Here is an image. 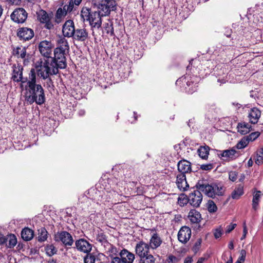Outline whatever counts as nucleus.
<instances>
[{
	"label": "nucleus",
	"mask_w": 263,
	"mask_h": 263,
	"mask_svg": "<svg viewBox=\"0 0 263 263\" xmlns=\"http://www.w3.org/2000/svg\"><path fill=\"white\" fill-rule=\"evenodd\" d=\"M23 93L25 103L31 105L34 102L42 105L45 102L44 90L41 84H36V76L34 69H31L28 74V79H25L20 84Z\"/></svg>",
	"instance_id": "nucleus-1"
},
{
	"label": "nucleus",
	"mask_w": 263,
	"mask_h": 263,
	"mask_svg": "<svg viewBox=\"0 0 263 263\" xmlns=\"http://www.w3.org/2000/svg\"><path fill=\"white\" fill-rule=\"evenodd\" d=\"M35 73L43 79H47L50 75L56 74L58 73V68L53 64V60L51 58L40 60L35 64Z\"/></svg>",
	"instance_id": "nucleus-2"
},
{
	"label": "nucleus",
	"mask_w": 263,
	"mask_h": 263,
	"mask_svg": "<svg viewBox=\"0 0 263 263\" xmlns=\"http://www.w3.org/2000/svg\"><path fill=\"white\" fill-rule=\"evenodd\" d=\"M102 16H108L111 11L116 10L117 3L115 0H101L97 6Z\"/></svg>",
	"instance_id": "nucleus-3"
},
{
	"label": "nucleus",
	"mask_w": 263,
	"mask_h": 263,
	"mask_svg": "<svg viewBox=\"0 0 263 263\" xmlns=\"http://www.w3.org/2000/svg\"><path fill=\"white\" fill-rule=\"evenodd\" d=\"M67 52L63 51L54 50V57L51 59L53 60V64L58 69L65 68L67 65L65 55Z\"/></svg>",
	"instance_id": "nucleus-4"
},
{
	"label": "nucleus",
	"mask_w": 263,
	"mask_h": 263,
	"mask_svg": "<svg viewBox=\"0 0 263 263\" xmlns=\"http://www.w3.org/2000/svg\"><path fill=\"white\" fill-rule=\"evenodd\" d=\"M11 20L15 23L22 24L26 20L28 13L23 8H18L15 9L11 15Z\"/></svg>",
	"instance_id": "nucleus-5"
},
{
	"label": "nucleus",
	"mask_w": 263,
	"mask_h": 263,
	"mask_svg": "<svg viewBox=\"0 0 263 263\" xmlns=\"http://www.w3.org/2000/svg\"><path fill=\"white\" fill-rule=\"evenodd\" d=\"M202 198V195L200 190H194L190 193L187 201L193 206L197 208L200 206Z\"/></svg>",
	"instance_id": "nucleus-6"
},
{
	"label": "nucleus",
	"mask_w": 263,
	"mask_h": 263,
	"mask_svg": "<svg viewBox=\"0 0 263 263\" xmlns=\"http://www.w3.org/2000/svg\"><path fill=\"white\" fill-rule=\"evenodd\" d=\"M53 44L50 41L44 40L41 42L39 45V49L40 53L42 55L47 58V59L51 58Z\"/></svg>",
	"instance_id": "nucleus-7"
},
{
	"label": "nucleus",
	"mask_w": 263,
	"mask_h": 263,
	"mask_svg": "<svg viewBox=\"0 0 263 263\" xmlns=\"http://www.w3.org/2000/svg\"><path fill=\"white\" fill-rule=\"evenodd\" d=\"M191 235V229L189 227L183 226L178 233V239L182 243L185 244L190 239Z\"/></svg>",
	"instance_id": "nucleus-8"
},
{
	"label": "nucleus",
	"mask_w": 263,
	"mask_h": 263,
	"mask_svg": "<svg viewBox=\"0 0 263 263\" xmlns=\"http://www.w3.org/2000/svg\"><path fill=\"white\" fill-rule=\"evenodd\" d=\"M219 156L223 160L230 161L237 158L239 156V153L235 149V147H233L230 149L221 151Z\"/></svg>",
	"instance_id": "nucleus-9"
},
{
	"label": "nucleus",
	"mask_w": 263,
	"mask_h": 263,
	"mask_svg": "<svg viewBox=\"0 0 263 263\" xmlns=\"http://www.w3.org/2000/svg\"><path fill=\"white\" fill-rule=\"evenodd\" d=\"M196 186L198 190L203 192L208 197L213 198L214 193L212 192V184H209L206 180H199Z\"/></svg>",
	"instance_id": "nucleus-10"
},
{
	"label": "nucleus",
	"mask_w": 263,
	"mask_h": 263,
	"mask_svg": "<svg viewBox=\"0 0 263 263\" xmlns=\"http://www.w3.org/2000/svg\"><path fill=\"white\" fill-rule=\"evenodd\" d=\"M75 26L74 22L71 20L66 21L62 26L63 36L65 37H72L75 32Z\"/></svg>",
	"instance_id": "nucleus-11"
},
{
	"label": "nucleus",
	"mask_w": 263,
	"mask_h": 263,
	"mask_svg": "<svg viewBox=\"0 0 263 263\" xmlns=\"http://www.w3.org/2000/svg\"><path fill=\"white\" fill-rule=\"evenodd\" d=\"M55 240L61 241L65 246H71L73 243L71 235L67 232L62 231L55 235Z\"/></svg>",
	"instance_id": "nucleus-12"
},
{
	"label": "nucleus",
	"mask_w": 263,
	"mask_h": 263,
	"mask_svg": "<svg viewBox=\"0 0 263 263\" xmlns=\"http://www.w3.org/2000/svg\"><path fill=\"white\" fill-rule=\"evenodd\" d=\"M33 30L29 28L22 27L17 30V35L22 41H28L34 36Z\"/></svg>",
	"instance_id": "nucleus-13"
},
{
	"label": "nucleus",
	"mask_w": 263,
	"mask_h": 263,
	"mask_svg": "<svg viewBox=\"0 0 263 263\" xmlns=\"http://www.w3.org/2000/svg\"><path fill=\"white\" fill-rule=\"evenodd\" d=\"M102 13L99 11L92 12L90 18L88 21L91 28L99 29L102 25Z\"/></svg>",
	"instance_id": "nucleus-14"
},
{
	"label": "nucleus",
	"mask_w": 263,
	"mask_h": 263,
	"mask_svg": "<svg viewBox=\"0 0 263 263\" xmlns=\"http://www.w3.org/2000/svg\"><path fill=\"white\" fill-rule=\"evenodd\" d=\"M149 248L147 243L142 241H140L135 247L136 253L141 258H144V257L148 254Z\"/></svg>",
	"instance_id": "nucleus-15"
},
{
	"label": "nucleus",
	"mask_w": 263,
	"mask_h": 263,
	"mask_svg": "<svg viewBox=\"0 0 263 263\" xmlns=\"http://www.w3.org/2000/svg\"><path fill=\"white\" fill-rule=\"evenodd\" d=\"M56 48L54 49H57L58 51H63L65 52H68L69 50V47L67 40L65 37L62 35H59L57 38L56 40Z\"/></svg>",
	"instance_id": "nucleus-16"
},
{
	"label": "nucleus",
	"mask_w": 263,
	"mask_h": 263,
	"mask_svg": "<svg viewBox=\"0 0 263 263\" xmlns=\"http://www.w3.org/2000/svg\"><path fill=\"white\" fill-rule=\"evenodd\" d=\"M76 247L78 250L88 253L91 250V245L84 239H80L76 241Z\"/></svg>",
	"instance_id": "nucleus-17"
},
{
	"label": "nucleus",
	"mask_w": 263,
	"mask_h": 263,
	"mask_svg": "<svg viewBox=\"0 0 263 263\" xmlns=\"http://www.w3.org/2000/svg\"><path fill=\"white\" fill-rule=\"evenodd\" d=\"M23 68L21 65H17L13 66V71L12 78L15 82H21V83L25 79H28V78H23Z\"/></svg>",
	"instance_id": "nucleus-18"
},
{
	"label": "nucleus",
	"mask_w": 263,
	"mask_h": 263,
	"mask_svg": "<svg viewBox=\"0 0 263 263\" xmlns=\"http://www.w3.org/2000/svg\"><path fill=\"white\" fill-rule=\"evenodd\" d=\"M73 39L81 42H84L88 38V32L85 28H80L75 30Z\"/></svg>",
	"instance_id": "nucleus-19"
},
{
	"label": "nucleus",
	"mask_w": 263,
	"mask_h": 263,
	"mask_svg": "<svg viewBox=\"0 0 263 263\" xmlns=\"http://www.w3.org/2000/svg\"><path fill=\"white\" fill-rule=\"evenodd\" d=\"M176 178V184L178 188L180 191H186L189 187V185L187 183L185 175L180 174L177 175Z\"/></svg>",
	"instance_id": "nucleus-20"
},
{
	"label": "nucleus",
	"mask_w": 263,
	"mask_h": 263,
	"mask_svg": "<svg viewBox=\"0 0 263 263\" xmlns=\"http://www.w3.org/2000/svg\"><path fill=\"white\" fill-rule=\"evenodd\" d=\"M178 170L181 173L185 175L186 173L191 172V163L186 160H182L178 163Z\"/></svg>",
	"instance_id": "nucleus-21"
},
{
	"label": "nucleus",
	"mask_w": 263,
	"mask_h": 263,
	"mask_svg": "<svg viewBox=\"0 0 263 263\" xmlns=\"http://www.w3.org/2000/svg\"><path fill=\"white\" fill-rule=\"evenodd\" d=\"M187 217L190 222L192 223H198L202 219L200 212L195 209L190 210Z\"/></svg>",
	"instance_id": "nucleus-22"
},
{
	"label": "nucleus",
	"mask_w": 263,
	"mask_h": 263,
	"mask_svg": "<svg viewBox=\"0 0 263 263\" xmlns=\"http://www.w3.org/2000/svg\"><path fill=\"white\" fill-rule=\"evenodd\" d=\"M121 259L125 263H133L135 259V255L126 249H123L120 252Z\"/></svg>",
	"instance_id": "nucleus-23"
},
{
	"label": "nucleus",
	"mask_w": 263,
	"mask_h": 263,
	"mask_svg": "<svg viewBox=\"0 0 263 263\" xmlns=\"http://www.w3.org/2000/svg\"><path fill=\"white\" fill-rule=\"evenodd\" d=\"M260 111L257 108H252L248 116L250 123L254 124L257 123L260 117Z\"/></svg>",
	"instance_id": "nucleus-24"
},
{
	"label": "nucleus",
	"mask_w": 263,
	"mask_h": 263,
	"mask_svg": "<svg viewBox=\"0 0 263 263\" xmlns=\"http://www.w3.org/2000/svg\"><path fill=\"white\" fill-rule=\"evenodd\" d=\"M162 241L160 238L155 233L152 236L149 241V247L153 249H155L160 246Z\"/></svg>",
	"instance_id": "nucleus-25"
},
{
	"label": "nucleus",
	"mask_w": 263,
	"mask_h": 263,
	"mask_svg": "<svg viewBox=\"0 0 263 263\" xmlns=\"http://www.w3.org/2000/svg\"><path fill=\"white\" fill-rule=\"evenodd\" d=\"M33 231L28 228L23 229L21 232L22 238L25 241H29L32 239L33 237Z\"/></svg>",
	"instance_id": "nucleus-26"
},
{
	"label": "nucleus",
	"mask_w": 263,
	"mask_h": 263,
	"mask_svg": "<svg viewBox=\"0 0 263 263\" xmlns=\"http://www.w3.org/2000/svg\"><path fill=\"white\" fill-rule=\"evenodd\" d=\"M92 14L91 9L86 7H83L81 11V17L83 22L88 21Z\"/></svg>",
	"instance_id": "nucleus-27"
},
{
	"label": "nucleus",
	"mask_w": 263,
	"mask_h": 263,
	"mask_svg": "<svg viewBox=\"0 0 263 263\" xmlns=\"http://www.w3.org/2000/svg\"><path fill=\"white\" fill-rule=\"evenodd\" d=\"M7 242L6 246L9 248H13L17 243V239L14 234H10L6 236Z\"/></svg>",
	"instance_id": "nucleus-28"
},
{
	"label": "nucleus",
	"mask_w": 263,
	"mask_h": 263,
	"mask_svg": "<svg viewBox=\"0 0 263 263\" xmlns=\"http://www.w3.org/2000/svg\"><path fill=\"white\" fill-rule=\"evenodd\" d=\"M252 199V208L256 210L258 206L259 202L261 198V192L256 191L253 193Z\"/></svg>",
	"instance_id": "nucleus-29"
},
{
	"label": "nucleus",
	"mask_w": 263,
	"mask_h": 263,
	"mask_svg": "<svg viewBox=\"0 0 263 263\" xmlns=\"http://www.w3.org/2000/svg\"><path fill=\"white\" fill-rule=\"evenodd\" d=\"M13 53L14 55L16 56L18 58L24 59L26 56V50L25 47H17L14 49Z\"/></svg>",
	"instance_id": "nucleus-30"
},
{
	"label": "nucleus",
	"mask_w": 263,
	"mask_h": 263,
	"mask_svg": "<svg viewBox=\"0 0 263 263\" xmlns=\"http://www.w3.org/2000/svg\"><path fill=\"white\" fill-rule=\"evenodd\" d=\"M212 187L213 188L212 192L214 193L213 198L215 197L216 196H221L223 195L224 193V189L221 185H219L216 184H212Z\"/></svg>",
	"instance_id": "nucleus-31"
},
{
	"label": "nucleus",
	"mask_w": 263,
	"mask_h": 263,
	"mask_svg": "<svg viewBox=\"0 0 263 263\" xmlns=\"http://www.w3.org/2000/svg\"><path fill=\"white\" fill-rule=\"evenodd\" d=\"M243 187L241 185H239L236 187L231 194V197L234 199H238L243 194Z\"/></svg>",
	"instance_id": "nucleus-32"
},
{
	"label": "nucleus",
	"mask_w": 263,
	"mask_h": 263,
	"mask_svg": "<svg viewBox=\"0 0 263 263\" xmlns=\"http://www.w3.org/2000/svg\"><path fill=\"white\" fill-rule=\"evenodd\" d=\"M38 20L40 22L44 23L49 21V17L47 12L43 10L37 13Z\"/></svg>",
	"instance_id": "nucleus-33"
},
{
	"label": "nucleus",
	"mask_w": 263,
	"mask_h": 263,
	"mask_svg": "<svg viewBox=\"0 0 263 263\" xmlns=\"http://www.w3.org/2000/svg\"><path fill=\"white\" fill-rule=\"evenodd\" d=\"M253 160L258 165H260L263 163V147L257 151L256 155L254 157Z\"/></svg>",
	"instance_id": "nucleus-34"
},
{
	"label": "nucleus",
	"mask_w": 263,
	"mask_h": 263,
	"mask_svg": "<svg viewBox=\"0 0 263 263\" xmlns=\"http://www.w3.org/2000/svg\"><path fill=\"white\" fill-rule=\"evenodd\" d=\"M45 251L49 256H51L56 254L58 250L52 244H48L45 247Z\"/></svg>",
	"instance_id": "nucleus-35"
},
{
	"label": "nucleus",
	"mask_w": 263,
	"mask_h": 263,
	"mask_svg": "<svg viewBox=\"0 0 263 263\" xmlns=\"http://www.w3.org/2000/svg\"><path fill=\"white\" fill-rule=\"evenodd\" d=\"M38 241H45L48 238V232L44 228H41L39 230Z\"/></svg>",
	"instance_id": "nucleus-36"
},
{
	"label": "nucleus",
	"mask_w": 263,
	"mask_h": 263,
	"mask_svg": "<svg viewBox=\"0 0 263 263\" xmlns=\"http://www.w3.org/2000/svg\"><path fill=\"white\" fill-rule=\"evenodd\" d=\"M67 12L63 8H59L56 12L55 20L58 23L61 22L62 20L66 15Z\"/></svg>",
	"instance_id": "nucleus-37"
},
{
	"label": "nucleus",
	"mask_w": 263,
	"mask_h": 263,
	"mask_svg": "<svg viewBox=\"0 0 263 263\" xmlns=\"http://www.w3.org/2000/svg\"><path fill=\"white\" fill-rule=\"evenodd\" d=\"M209 148L208 146H200L198 149L199 156L203 159L208 158Z\"/></svg>",
	"instance_id": "nucleus-38"
},
{
	"label": "nucleus",
	"mask_w": 263,
	"mask_h": 263,
	"mask_svg": "<svg viewBox=\"0 0 263 263\" xmlns=\"http://www.w3.org/2000/svg\"><path fill=\"white\" fill-rule=\"evenodd\" d=\"M63 8L67 13L71 12L74 9L73 0H68L67 2H65Z\"/></svg>",
	"instance_id": "nucleus-39"
},
{
	"label": "nucleus",
	"mask_w": 263,
	"mask_h": 263,
	"mask_svg": "<svg viewBox=\"0 0 263 263\" xmlns=\"http://www.w3.org/2000/svg\"><path fill=\"white\" fill-rule=\"evenodd\" d=\"M247 146V137H243L236 145L235 149H242Z\"/></svg>",
	"instance_id": "nucleus-40"
},
{
	"label": "nucleus",
	"mask_w": 263,
	"mask_h": 263,
	"mask_svg": "<svg viewBox=\"0 0 263 263\" xmlns=\"http://www.w3.org/2000/svg\"><path fill=\"white\" fill-rule=\"evenodd\" d=\"M104 30L107 34H109L111 36H115L114 30L111 23H106Z\"/></svg>",
	"instance_id": "nucleus-41"
},
{
	"label": "nucleus",
	"mask_w": 263,
	"mask_h": 263,
	"mask_svg": "<svg viewBox=\"0 0 263 263\" xmlns=\"http://www.w3.org/2000/svg\"><path fill=\"white\" fill-rule=\"evenodd\" d=\"M207 209L210 213H215L217 210L216 204L212 200H209L207 203Z\"/></svg>",
	"instance_id": "nucleus-42"
},
{
	"label": "nucleus",
	"mask_w": 263,
	"mask_h": 263,
	"mask_svg": "<svg viewBox=\"0 0 263 263\" xmlns=\"http://www.w3.org/2000/svg\"><path fill=\"white\" fill-rule=\"evenodd\" d=\"M155 258L151 254H148L144 258H141L140 263H155Z\"/></svg>",
	"instance_id": "nucleus-43"
},
{
	"label": "nucleus",
	"mask_w": 263,
	"mask_h": 263,
	"mask_svg": "<svg viewBox=\"0 0 263 263\" xmlns=\"http://www.w3.org/2000/svg\"><path fill=\"white\" fill-rule=\"evenodd\" d=\"M238 132L241 135L247 134V124L245 123H239L237 125Z\"/></svg>",
	"instance_id": "nucleus-44"
},
{
	"label": "nucleus",
	"mask_w": 263,
	"mask_h": 263,
	"mask_svg": "<svg viewBox=\"0 0 263 263\" xmlns=\"http://www.w3.org/2000/svg\"><path fill=\"white\" fill-rule=\"evenodd\" d=\"M260 135L259 132H252L248 135V143L249 141H254Z\"/></svg>",
	"instance_id": "nucleus-45"
},
{
	"label": "nucleus",
	"mask_w": 263,
	"mask_h": 263,
	"mask_svg": "<svg viewBox=\"0 0 263 263\" xmlns=\"http://www.w3.org/2000/svg\"><path fill=\"white\" fill-rule=\"evenodd\" d=\"M201 242L202 239L201 238L198 239L195 242L192 248V250L195 253H197L199 251L201 247Z\"/></svg>",
	"instance_id": "nucleus-46"
},
{
	"label": "nucleus",
	"mask_w": 263,
	"mask_h": 263,
	"mask_svg": "<svg viewBox=\"0 0 263 263\" xmlns=\"http://www.w3.org/2000/svg\"><path fill=\"white\" fill-rule=\"evenodd\" d=\"M96 257L94 255L90 254H87L84 258L85 263H95Z\"/></svg>",
	"instance_id": "nucleus-47"
},
{
	"label": "nucleus",
	"mask_w": 263,
	"mask_h": 263,
	"mask_svg": "<svg viewBox=\"0 0 263 263\" xmlns=\"http://www.w3.org/2000/svg\"><path fill=\"white\" fill-rule=\"evenodd\" d=\"M223 230L221 227H219L214 231V236L216 239L220 238L222 234Z\"/></svg>",
	"instance_id": "nucleus-48"
},
{
	"label": "nucleus",
	"mask_w": 263,
	"mask_h": 263,
	"mask_svg": "<svg viewBox=\"0 0 263 263\" xmlns=\"http://www.w3.org/2000/svg\"><path fill=\"white\" fill-rule=\"evenodd\" d=\"M237 176V173L235 171H231L229 173V179L233 182L236 180Z\"/></svg>",
	"instance_id": "nucleus-49"
},
{
	"label": "nucleus",
	"mask_w": 263,
	"mask_h": 263,
	"mask_svg": "<svg viewBox=\"0 0 263 263\" xmlns=\"http://www.w3.org/2000/svg\"><path fill=\"white\" fill-rule=\"evenodd\" d=\"M213 168V166L212 164H202L200 165V168L202 170L205 171H209L212 170Z\"/></svg>",
	"instance_id": "nucleus-50"
},
{
	"label": "nucleus",
	"mask_w": 263,
	"mask_h": 263,
	"mask_svg": "<svg viewBox=\"0 0 263 263\" xmlns=\"http://www.w3.org/2000/svg\"><path fill=\"white\" fill-rule=\"evenodd\" d=\"M246 258V251L245 250H242L241 251V256L239 257L237 260L239 262L241 263H243L245 260Z\"/></svg>",
	"instance_id": "nucleus-51"
},
{
	"label": "nucleus",
	"mask_w": 263,
	"mask_h": 263,
	"mask_svg": "<svg viewBox=\"0 0 263 263\" xmlns=\"http://www.w3.org/2000/svg\"><path fill=\"white\" fill-rule=\"evenodd\" d=\"M236 227V224H230L227 227L226 233H229L231 232Z\"/></svg>",
	"instance_id": "nucleus-52"
},
{
	"label": "nucleus",
	"mask_w": 263,
	"mask_h": 263,
	"mask_svg": "<svg viewBox=\"0 0 263 263\" xmlns=\"http://www.w3.org/2000/svg\"><path fill=\"white\" fill-rule=\"evenodd\" d=\"M111 263H125L120 257H115L112 259Z\"/></svg>",
	"instance_id": "nucleus-53"
},
{
	"label": "nucleus",
	"mask_w": 263,
	"mask_h": 263,
	"mask_svg": "<svg viewBox=\"0 0 263 263\" xmlns=\"http://www.w3.org/2000/svg\"><path fill=\"white\" fill-rule=\"evenodd\" d=\"M7 242L6 237L0 233V245L5 244Z\"/></svg>",
	"instance_id": "nucleus-54"
},
{
	"label": "nucleus",
	"mask_w": 263,
	"mask_h": 263,
	"mask_svg": "<svg viewBox=\"0 0 263 263\" xmlns=\"http://www.w3.org/2000/svg\"><path fill=\"white\" fill-rule=\"evenodd\" d=\"M6 1L12 5H18L21 3V0H6Z\"/></svg>",
	"instance_id": "nucleus-55"
},
{
	"label": "nucleus",
	"mask_w": 263,
	"mask_h": 263,
	"mask_svg": "<svg viewBox=\"0 0 263 263\" xmlns=\"http://www.w3.org/2000/svg\"><path fill=\"white\" fill-rule=\"evenodd\" d=\"M193 260L192 257L187 256L184 259V263H192Z\"/></svg>",
	"instance_id": "nucleus-56"
},
{
	"label": "nucleus",
	"mask_w": 263,
	"mask_h": 263,
	"mask_svg": "<svg viewBox=\"0 0 263 263\" xmlns=\"http://www.w3.org/2000/svg\"><path fill=\"white\" fill-rule=\"evenodd\" d=\"M176 259V257L173 255H170L168 257V262H173L174 260Z\"/></svg>",
	"instance_id": "nucleus-57"
},
{
	"label": "nucleus",
	"mask_w": 263,
	"mask_h": 263,
	"mask_svg": "<svg viewBox=\"0 0 263 263\" xmlns=\"http://www.w3.org/2000/svg\"><path fill=\"white\" fill-rule=\"evenodd\" d=\"M257 94L254 91L252 90L250 92V96L251 98L255 99L257 97Z\"/></svg>",
	"instance_id": "nucleus-58"
},
{
	"label": "nucleus",
	"mask_w": 263,
	"mask_h": 263,
	"mask_svg": "<svg viewBox=\"0 0 263 263\" xmlns=\"http://www.w3.org/2000/svg\"><path fill=\"white\" fill-rule=\"evenodd\" d=\"M46 23V25H45V27L46 28L48 29H50L51 28H52L53 27V25L49 22H47V23Z\"/></svg>",
	"instance_id": "nucleus-59"
},
{
	"label": "nucleus",
	"mask_w": 263,
	"mask_h": 263,
	"mask_svg": "<svg viewBox=\"0 0 263 263\" xmlns=\"http://www.w3.org/2000/svg\"><path fill=\"white\" fill-rule=\"evenodd\" d=\"M82 0H74L73 2V5L76 6H78L81 3Z\"/></svg>",
	"instance_id": "nucleus-60"
},
{
	"label": "nucleus",
	"mask_w": 263,
	"mask_h": 263,
	"mask_svg": "<svg viewBox=\"0 0 263 263\" xmlns=\"http://www.w3.org/2000/svg\"><path fill=\"white\" fill-rule=\"evenodd\" d=\"M246 234H247V227L246 226H244V227H243V235L241 238V240H242L243 239H244L245 238Z\"/></svg>",
	"instance_id": "nucleus-61"
},
{
	"label": "nucleus",
	"mask_w": 263,
	"mask_h": 263,
	"mask_svg": "<svg viewBox=\"0 0 263 263\" xmlns=\"http://www.w3.org/2000/svg\"><path fill=\"white\" fill-rule=\"evenodd\" d=\"M228 248L231 249V250H232L234 249V244H233V241H231L229 245H228Z\"/></svg>",
	"instance_id": "nucleus-62"
},
{
	"label": "nucleus",
	"mask_w": 263,
	"mask_h": 263,
	"mask_svg": "<svg viewBox=\"0 0 263 263\" xmlns=\"http://www.w3.org/2000/svg\"><path fill=\"white\" fill-rule=\"evenodd\" d=\"M205 260V258L204 257H200L198 259L197 262L196 263H203Z\"/></svg>",
	"instance_id": "nucleus-63"
},
{
	"label": "nucleus",
	"mask_w": 263,
	"mask_h": 263,
	"mask_svg": "<svg viewBox=\"0 0 263 263\" xmlns=\"http://www.w3.org/2000/svg\"><path fill=\"white\" fill-rule=\"evenodd\" d=\"M253 161L252 158H251L249 161H248V166H251L253 165Z\"/></svg>",
	"instance_id": "nucleus-64"
}]
</instances>
